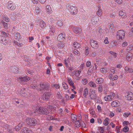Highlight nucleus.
I'll return each instance as SVG.
<instances>
[{
	"label": "nucleus",
	"mask_w": 133,
	"mask_h": 133,
	"mask_svg": "<svg viewBox=\"0 0 133 133\" xmlns=\"http://www.w3.org/2000/svg\"><path fill=\"white\" fill-rule=\"evenodd\" d=\"M15 36L16 38L18 40L19 38L20 37V35L19 34L18 32H16L15 34Z\"/></svg>",
	"instance_id": "nucleus-39"
},
{
	"label": "nucleus",
	"mask_w": 133,
	"mask_h": 133,
	"mask_svg": "<svg viewBox=\"0 0 133 133\" xmlns=\"http://www.w3.org/2000/svg\"><path fill=\"white\" fill-rule=\"evenodd\" d=\"M90 43L91 45L92 48L96 49L98 47V44L97 41L91 39L90 40Z\"/></svg>",
	"instance_id": "nucleus-9"
},
{
	"label": "nucleus",
	"mask_w": 133,
	"mask_h": 133,
	"mask_svg": "<svg viewBox=\"0 0 133 133\" xmlns=\"http://www.w3.org/2000/svg\"><path fill=\"white\" fill-rule=\"evenodd\" d=\"M46 12L47 14L51 13L52 11L51 7L50 5H48L46 6Z\"/></svg>",
	"instance_id": "nucleus-19"
},
{
	"label": "nucleus",
	"mask_w": 133,
	"mask_h": 133,
	"mask_svg": "<svg viewBox=\"0 0 133 133\" xmlns=\"http://www.w3.org/2000/svg\"><path fill=\"white\" fill-rule=\"evenodd\" d=\"M39 6L37 7L35 9L36 12L38 14L40 12V9L39 7H40L39 5H38Z\"/></svg>",
	"instance_id": "nucleus-44"
},
{
	"label": "nucleus",
	"mask_w": 133,
	"mask_h": 133,
	"mask_svg": "<svg viewBox=\"0 0 133 133\" xmlns=\"http://www.w3.org/2000/svg\"><path fill=\"white\" fill-rule=\"evenodd\" d=\"M115 12H113L110 14V17L111 18H113L115 17Z\"/></svg>",
	"instance_id": "nucleus-63"
},
{
	"label": "nucleus",
	"mask_w": 133,
	"mask_h": 133,
	"mask_svg": "<svg viewBox=\"0 0 133 133\" xmlns=\"http://www.w3.org/2000/svg\"><path fill=\"white\" fill-rule=\"evenodd\" d=\"M3 36L4 37H6L7 36V34L4 31H2L1 32Z\"/></svg>",
	"instance_id": "nucleus-60"
},
{
	"label": "nucleus",
	"mask_w": 133,
	"mask_h": 133,
	"mask_svg": "<svg viewBox=\"0 0 133 133\" xmlns=\"http://www.w3.org/2000/svg\"><path fill=\"white\" fill-rule=\"evenodd\" d=\"M91 21L93 24H96L98 23L99 20V18L97 16H94L91 19Z\"/></svg>",
	"instance_id": "nucleus-13"
},
{
	"label": "nucleus",
	"mask_w": 133,
	"mask_h": 133,
	"mask_svg": "<svg viewBox=\"0 0 133 133\" xmlns=\"http://www.w3.org/2000/svg\"><path fill=\"white\" fill-rule=\"evenodd\" d=\"M40 86L41 88L39 89V91L42 90H48L50 87V85L48 83H42L40 84Z\"/></svg>",
	"instance_id": "nucleus-6"
},
{
	"label": "nucleus",
	"mask_w": 133,
	"mask_h": 133,
	"mask_svg": "<svg viewBox=\"0 0 133 133\" xmlns=\"http://www.w3.org/2000/svg\"><path fill=\"white\" fill-rule=\"evenodd\" d=\"M0 38L1 40L2 41V43L3 44L6 45V40L5 37L4 36L3 37L2 35L0 37Z\"/></svg>",
	"instance_id": "nucleus-24"
},
{
	"label": "nucleus",
	"mask_w": 133,
	"mask_h": 133,
	"mask_svg": "<svg viewBox=\"0 0 133 133\" xmlns=\"http://www.w3.org/2000/svg\"><path fill=\"white\" fill-rule=\"evenodd\" d=\"M39 86V85H38V86L34 85L33 84H31V87L33 89H36V88L37 90H38V91H39V89H38V87Z\"/></svg>",
	"instance_id": "nucleus-49"
},
{
	"label": "nucleus",
	"mask_w": 133,
	"mask_h": 133,
	"mask_svg": "<svg viewBox=\"0 0 133 133\" xmlns=\"http://www.w3.org/2000/svg\"><path fill=\"white\" fill-rule=\"evenodd\" d=\"M125 32L122 30L118 31L116 35V38L118 40H122L124 37Z\"/></svg>",
	"instance_id": "nucleus-4"
},
{
	"label": "nucleus",
	"mask_w": 133,
	"mask_h": 133,
	"mask_svg": "<svg viewBox=\"0 0 133 133\" xmlns=\"http://www.w3.org/2000/svg\"><path fill=\"white\" fill-rule=\"evenodd\" d=\"M1 22L3 24L4 28H8V24L7 23L5 22L3 20Z\"/></svg>",
	"instance_id": "nucleus-50"
},
{
	"label": "nucleus",
	"mask_w": 133,
	"mask_h": 133,
	"mask_svg": "<svg viewBox=\"0 0 133 133\" xmlns=\"http://www.w3.org/2000/svg\"><path fill=\"white\" fill-rule=\"evenodd\" d=\"M56 96L58 98H59L61 99L62 98V96H61V94H60V92H58L57 93Z\"/></svg>",
	"instance_id": "nucleus-47"
},
{
	"label": "nucleus",
	"mask_w": 133,
	"mask_h": 133,
	"mask_svg": "<svg viewBox=\"0 0 133 133\" xmlns=\"http://www.w3.org/2000/svg\"><path fill=\"white\" fill-rule=\"evenodd\" d=\"M103 80L102 78L98 77L96 79V82L97 84H101L103 83Z\"/></svg>",
	"instance_id": "nucleus-20"
},
{
	"label": "nucleus",
	"mask_w": 133,
	"mask_h": 133,
	"mask_svg": "<svg viewBox=\"0 0 133 133\" xmlns=\"http://www.w3.org/2000/svg\"><path fill=\"white\" fill-rule=\"evenodd\" d=\"M2 17L4 20L6 22H8L9 21V19L6 16H2Z\"/></svg>",
	"instance_id": "nucleus-48"
},
{
	"label": "nucleus",
	"mask_w": 133,
	"mask_h": 133,
	"mask_svg": "<svg viewBox=\"0 0 133 133\" xmlns=\"http://www.w3.org/2000/svg\"><path fill=\"white\" fill-rule=\"evenodd\" d=\"M98 91L100 93H101L103 90V87L101 85H99L98 88Z\"/></svg>",
	"instance_id": "nucleus-40"
},
{
	"label": "nucleus",
	"mask_w": 133,
	"mask_h": 133,
	"mask_svg": "<svg viewBox=\"0 0 133 133\" xmlns=\"http://www.w3.org/2000/svg\"><path fill=\"white\" fill-rule=\"evenodd\" d=\"M115 96V94L111 92L110 93L109 95L105 96L104 97V99L105 101H111L113 100Z\"/></svg>",
	"instance_id": "nucleus-7"
},
{
	"label": "nucleus",
	"mask_w": 133,
	"mask_h": 133,
	"mask_svg": "<svg viewBox=\"0 0 133 133\" xmlns=\"http://www.w3.org/2000/svg\"><path fill=\"white\" fill-rule=\"evenodd\" d=\"M64 46V44L62 42H60L59 43L58 45V47L60 48H63Z\"/></svg>",
	"instance_id": "nucleus-33"
},
{
	"label": "nucleus",
	"mask_w": 133,
	"mask_h": 133,
	"mask_svg": "<svg viewBox=\"0 0 133 133\" xmlns=\"http://www.w3.org/2000/svg\"><path fill=\"white\" fill-rule=\"evenodd\" d=\"M89 85L91 87L94 88L96 87V84L93 82L91 81L89 83Z\"/></svg>",
	"instance_id": "nucleus-29"
},
{
	"label": "nucleus",
	"mask_w": 133,
	"mask_h": 133,
	"mask_svg": "<svg viewBox=\"0 0 133 133\" xmlns=\"http://www.w3.org/2000/svg\"><path fill=\"white\" fill-rule=\"evenodd\" d=\"M7 131L8 132L10 133H13V130L12 129L11 127L7 125Z\"/></svg>",
	"instance_id": "nucleus-31"
},
{
	"label": "nucleus",
	"mask_w": 133,
	"mask_h": 133,
	"mask_svg": "<svg viewBox=\"0 0 133 133\" xmlns=\"http://www.w3.org/2000/svg\"><path fill=\"white\" fill-rule=\"evenodd\" d=\"M104 42L105 44H107L109 43V42L108 41V37L105 38Z\"/></svg>",
	"instance_id": "nucleus-62"
},
{
	"label": "nucleus",
	"mask_w": 133,
	"mask_h": 133,
	"mask_svg": "<svg viewBox=\"0 0 133 133\" xmlns=\"http://www.w3.org/2000/svg\"><path fill=\"white\" fill-rule=\"evenodd\" d=\"M30 79V77L28 76H21L19 77L18 78L19 82L22 84L23 83V82H27Z\"/></svg>",
	"instance_id": "nucleus-11"
},
{
	"label": "nucleus",
	"mask_w": 133,
	"mask_h": 133,
	"mask_svg": "<svg viewBox=\"0 0 133 133\" xmlns=\"http://www.w3.org/2000/svg\"><path fill=\"white\" fill-rule=\"evenodd\" d=\"M109 122V119L108 118H106L104 121L103 123L105 126L107 125Z\"/></svg>",
	"instance_id": "nucleus-27"
},
{
	"label": "nucleus",
	"mask_w": 133,
	"mask_h": 133,
	"mask_svg": "<svg viewBox=\"0 0 133 133\" xmlns=\"http://www.w3.org/2000/svg\"><path fill=\"white\" fill-rule=\"evenodd\" d=\"M119 15L121 16L122 18H124L126 16L125 13L124 11H119Z\"/></svg>",
	"instance_id": "nucleus-25"
},
{
	"label": "nucleus",
	"mask_w": 133,
	"mask_h": 133,
	"mask_svg": "<svg viewBox=\"0 0 133 133\" xmlns=\"http://www.w3.org/2000/svg\"><path fill=\"white\" fill-rule=\"evenodd\" d=\"M40 25L41 28L44 29L46 26V24L45 22L43 21L40 22Z\"/></svg>",
	"instance_id": "nucleus-26"
},
{
	"label": "nucleus",
	"mask_w": 133,
	"mask_h": 133,
	"mask_svg": "<svg viewBox=\"0 0 133 133\" xmlns=\"http://www.w3.org/2000/svg\"><path fill=\"white\" fill-rule=\"evenodd\" d=\"M46 109H48V111H49V113H50L53 109V107L51 105L47 107V108Z\"/></svg>",
	"instance_id": "nucleus-51"
},
{
	"label": "nucleus",
	"mask_w": 133,
	"mask_h": 133,
	"mask_svg": "<svg viewBox=\"0 0 133 133\" xmlns=\"http://www.w3.org/2000/svg\"><path fill=\"white\" fill-rule=\"evenodd\" d=\"M37 122L36 120L33 118H27L26 121V124L30 126L35 125Z\"/></svg>",
	"instance_id": "nucleus-3"
},
{
	"label": "nucleus",
	"mask_w": 133,
	"mask_h": 133,
	"mask_svg": "<svg viewBox=\"0 0 133 133\" xmlns=\"http://www.w3.org/2000/svg\"><path fill=\"white\" fill-rule=\"evenodd\" d=\"M71 119L72 120V122H74L77 120V116L75 114H71Z\"/></svg>",
	"instance_id": "nucleus-22"
},
{
	"label": "nucleus",
	"mask_w": 133,
	"mask_h": 133,
	"mask_svg": "<svg viewBox=\"0 0 133 133\" xmlns=\"http://www.w3.org/2000/svg\"><path fill=\"white\" fill-rule=\"evenodd\" d=\"M55 118H54L52 116H48L47 117V119L48 120H55Z\"/></svg>",
	"instance_id": "nucleus-53"
},
{
	"label": "nucleus",
	"mask_w": 133,
	"mask_h": 133,
	"mask_svg": "<svg viewBox=\"0 0 133 133\" xmlns=\"http://www.w3.org/2000/svg\"><path fill=\"white\" fill-rule=\"evenodd\" d=\"M66 7L68 9L70 10L71 14L75 15L77 14V10L76 7L71 5L70 4H68L66 5Z\"/></svg>",
	"instance_id": "nucleus-5"
},
{
	"label": "nucleus",
	"mask_w": 133,
	"mask_h": 133,
	"mask_svg": "<svg viewBox=\"0 0 133 133\" xmlns=\"http://www.w3.org/2000/svg\"><path fill=\"white\" fill-rule=\"evenodd\" d=\"M64 63L65 64V66L66 67H69V66L68 64V63L69 62V59H65L64 60Z\"/></svg>",
	"instance_id": "nucleus-41"
},
{
	"label": "nucleus",
	"mask_w": 133,
	"mask_h": 133,
	"mask_svg": "<svg viewBox=\"0 0 133 133\" xmlns=\"http://www.w3.org/2000/svg\"><path fill=\"white\" fill-rule=\"evenodd\" d=\"M107 68L106 67H104L100 69V70L101 72L103 73H106L107 71Z\"/></svg>",
	"instance_id": "nucleus-30"
},
{
	"label": "nucleus",
	"mask_w": 133,
	"mask_h": 133,
	"mask_svg": "<svg viewBox=\"0 0 133 133\" xmlns=\"http://www.w3.org/2000/svg\"><path fill=\"white\" fill-rule=\"evenodd\" d=\"M89 49L88 47H86L85 48V55L86 56H87L89 53Z\"/></svg>",
	"instance_id": "nucleus-52"
},
{
	"label": "nucleus",
	"mask_w": 133,
	"mask_h": 133,
	"mask_svg": "<svg viewBox=\"0 0 133 133\" xmlns=\"http://www.w3.org/2000/svg\"><path fill=\"white\" fill-rule=\"evenodd\" d=\"M74 53L76 55H78L79 54V52L76 49H75L74 50Z\"/></svg>",
	"instance_id": "nucleus-59"
},
{
	"label": "nucleus",
	"mask_w": 133,
	"mask_h": 133,
	"mask_svg": "<svg viewBox=\"0 0 133 133\" xmlns=\"http://www.w3.org/2000/svg\"><path fill=\"white\" fill-rule=\"evenodd\" d=\"M67 81L70 85L74 84L72 79L71 78H68L67 79Z\"/></svg>",
	"instance_id": "nucleus-34"
},
{
	"label": "nucleus",
	"mask_w": 133,
	"mask_h": 133,
	"mask_svg": "<svg viewBox=\"0 0 133 133\" xmlns=\"http://www.w3.org/2000/svg\"><path fill=\"white\" fill-rule=\"evenodd\" d=\"M129 130V128L127 126H125L123 129V132H127Z\"/></svg>",
	"instance_id": "nucleus-42"
},
{
	"label": "nucleus",
	"mask_w": 133,
	"mask_h": 133,
	"mask_svg": "<svg viewBox=\"0 0 133 133\" xmlns=\"http://www.w3.org/2000/svg\"><path fill=\"white\" fill-rule=\"evenodd\" d=\"M65 35L64 34V33H63L58 35L57 37V40L59 41H63L65 39Z\"/></svg>",
	"instance_id": "nucleus-15"
},
{
	"label": "nucleus",
	"mask_w": 133,
	"mask_h": 133,
	"mask_svg": "<svg viewBox=\"0 0 133 133\" xmlns=\"http://www.w3.org/2000/svg\"><path fill=\"white\" fill-rule=\"evenodd\" d=\"M72 28V30L74 33L76 34H79L82 32V31L81 29L79 26H71Z\"/></svg>",
	"instance_id": "nucleus-8"
},
{
	"label": "nucleus",
	"mask_w": 133,
	"mask_h": 133,
	"mask_svg": "<svg viewBox=\"0 0 133 133\" xmlns=\"http://www.w3.org/2000/svg\"><path fill=\"white\" fill-rule=\"evenodd\" d=\"M7 7L9 10H13L15 9L16 6L12 2L9 1L8 2Z\"/></svg>",
	"instance_id": "nucleus-12"
},
{
	"label": "nucleus",
	"mask_w": 133,
	"mask_h": 133,
	"mask_svg": "<svg viewBox=\"0 0 133 133\" xmlns=\"http://www.w3.org/2000/svg\"><path fill=\"white\" fill-rule=\"evenodd\" d=\"M50 31L52 33H54L55 32V27L51 26L50 28Z\"/></svg>",
	"instance_id": "nucleus-58"
},
{
	"label": "nucleus",
	"mask_w": 133,
	"mask_h": 133,
	"mask_svg": "<svg viewBox=\"0 0 133 133\" xmlns=\"http://www.w3.org/2000/svg\"><path fill=\"white\" fill-rule=\"evenodd\" d=\"M88 89L86 88L83 91V95L85 97L88 94Z\"/></svg>",
	"instance_id": "nucleus-28"
},
{
	"label": "nucleus",
	"mask_w": 133,
	"mask_h": 133,
	"mask_svg": "<svg viewBox=\"0 0 133 133\" xmlns=\"http://www.w3.org/2000/svg\"><path fill=\"white\" fill-rule=\"evenodd\" d=\"M57 24L58 26H62L63 25V20H61L58 21L57 22Z\"/></svg>",
	"instance_id": "nucleus-38"
},
{
	"label": "nucleus",
	"mask_w": 133,
	"mask_h": 133,
	"mask_svg": "<svg viewBox=\"0 0 133 133\" xmlns=\"http://www.w3.org/2000/svg\"><path fill=\"white\" fill-rule=\"evenodd\" d=\"M35 110L34 113L36 114H42L45 115H47L49 113V111L46 109H44L43 108H41L38 106H36V108L34 109Z\"/></svg>",
	"instance_id": "nucleus-2"
},
{
	"label": "nucleus",
	"mask_w": 133,
	"mask_h": 133,
	"mask_svg": "<svg viewBox=\"0 0 133 133\" xmlns=\"http://www.w3.org/2000/svg\"><path fill=\"white\" fill-rule=\"evenodd\" d=\"M51 86L52 87H55L56 89H58L60 87L59 85L57 84H52L51 85Z\"/></svg>",
	"instance_id": "nucleus-35"
},
{
	"label": "nucleus",
	"mask_w": 133,
	"mask_h": 133,
	"mask_svg": "<svg viewBox=\"0 0 133 133\" xmlns=\"http://www.w3.org/2000/svg\"><path fill=\"white\" fill-rule=\"evenodd\" d=\"M90 96L91 98L92 99H95L96 98V95L95 94L91 95Z\"/></svg>",
	"instance_id": "nucleus-57"
},
{
	"label": "nucleus",
	"mask_w": 133,
	"mask_h": 133,
	"mask_svg": "<svg viewBox=\"0 0 133 133\" xmlns=\"http://www.w3.org/2000/svg\"><path fill=\"white\" fill-rule=\"evenodd\" d=\"M109 53L111 55L109 57V58L110 59H111V58L112 56H113L114 58H116V57L117 55L116 53H115L111 51H110Z\"/></svg>",
	"instance_id": "nucleus-21"
},
{
	"label": "nucleus",
	"mask_w": 133,
	"mask_h": 133,
	"mask_svg": "<svg viewBox=\"0 0 133 133\" xmlns=\"http://www.w3.org/2000/svg\"><path fill=\"white\" fill-rule=\"evenodd\" d=\"M51 96V93L47 92L45 93L42 96V98L44 100L47 101Z\"/></svg>",
	"instance_id": "nucleus-10"
},
{
	"label": "nucleus",
	"mask_w": 133,
	"mask_h": 133,
	"mask_svg": "<svg viewBox=\"0 0 133 133\" xmlns=\"http://www.w3.org/2000/svg\"><path fill=\"white\" fill-rule=\"evenodd\" d=\"M91 62L90 61H88L86 63V66L88 67H89L91 65Z\"/></svg>",
	"instance_id": "nucleus-61"
},
{
	"label": "nucleus",
	"mask_w": 133,
	"mask_h": 133,
	"mask_svg": "<svg viewBox=\"0 0 133 133\" xmlns=\"http://www.w3.org/2000/svg\"><path fill=\"white\" fill-rule=\"evenodd\" d=\"M131 115L130 113L125 112L123 114V116L125 117H128L129 115Z\"/></svg>",
	"instance_id": "nucleus-56"
},
{
	"label": "nucleus",
	"mask_w": 133,
	"mask_h": 133,
	"mask_svg": "<svg viewBox=\"0 0 133 133\" xmlns=\"http://www.w3.org/2000/svg\"><path fill=\"white\" fill-rule=\"evenodd\" d=\"M98 9L97 12V15L99 16H102V11L101 9L100 5H98Z\"/></svg>",
	"instance_id": "nucleus-18"
},
{
	"label": "nucleus",
	"mask_w": 133,
	"mask_h": 133,
	"mask_svg": "<svg viewBox=\"0 0 133 133\" xmlns=\"http://www.w3.org/2000/svg\"><path fill=\"white\" fill-rule=\"evenodd\" d=\"M126 98L128 100H132L133 99V93L131 92H128L126 95Z\"/></svg>",
	"instance_id": "nucleus-14"
},
{
	"label": "nucleus",
	"mask_w": 133,
	"mask_h": 133,
	"mask_svg": "<svg viewBox=\"0 0 133 133\" xmlns=\"http://www.w3.org/2000/svg\"><path fill=\"white\" fill-rule=\"evenodd\" d=\"M73 45L74 47L76 48H78L80 46V44L77 42H74L73 43Z\"/></svg>",
	"instance_id": "nucleus-32"
},
{
	"label": "nucleus",
	"mask_w": 133,
	"mask_h": 133,
	"mask_svg": "<svg viewBox=\"0 0 133 133\" xmlns=\"http://www.w3.org/2000/svg\"><path fill=\"white\" fill-rule=\"evenodd\" d=\"M28 129L24 127L23 129H22L21 130V132L22 133H27V130Z\"/></svg>",
	"instance_id": "nucleus-45"
},
{
	"label": "nucleus",
	"mask_w": 133,
	"mask_h": 133,
	"mask_svg": "<svg viewBox=\"0 0 133 133\" xmlns=\"http://www.w3.org/2000/svg\"><path fill=\"white\" fill-rule=\"evenodd\" d=\"M29 90L22 88L19 89L17 91L18 94L26 97H28L30 96Z\"/></svg>",
	"instance_id": "nucleus-1"
},
{
	"label": "nucleus",
	"mask_w": 133,
	"mask_h": 133,
	"mask_svg": "<svg viewBox=\"0 0 133 133\" xmlns=\"http://www.w3.org/2000/svg\"><path fill=\"white\" fill-rule=\"evenodd\" d=\"M21 127L18 124L15 127V129L16 131H18L21 129Z\"/></svg>",
	"instance_id": "nucleus-54"
},
{
	"label": "nucleus",
	"mask_w": 133,
	"mask_h": 133,
	"mask_svg": "<svg viewBox=\"0 0 133 133\" xmlns=\"http://www.w3.org/2000/svg\"><path fill=\"white\" fill-rule=\"evenodd\" d=\"M14 44L16 45H17L20 46H21L22 45V44L21 43H19L18 42L15 41L14 42Z\"/></svg>",
	"instance_id": "nucleus-55"
},
{
	"label": "nucleus",
	"mask_w": 133,
	"mask_h": 133,
	"mask_svg": "<svg viewBox=\"0 0 133 133\" xmlns=\"http://www.w3.org/2000/svg\"><path fill=\"white\" fill-rule=\"evenodd\" d=\"M110 70L111 72L113 74H114L117 71L115 68L114 67H111L110 68Z\"/></svg>",
	"instance_id": "nucleus-36"
},
{
	"label": "nucleus",
	"mask_w": 133,
	"mask_h": 133,
	"mask_svg": "<svg viewBox=\"0 0 133 133\" xmlns=\"http://www.w3.org/2000/svg\"><path fill=\"white\" fill-rule=\"evenodd\" d=\"M129 124V122L128 121H124L123 123L124 125H128Z\"/></svg>",
	"instance_id": "nucleus-64"
},
{
	"label": "nucleus",
	"mask_w": 133,
	"mask_h": 133,
	"mask_svg": "<svg viewBox=\"0 0 133 133\" xmlns=\"http://www.w3.org/2000/svg\"><path fill=\"white\" fill-rule=\"evenodd\" d=\"M111 105L114 107H117L119 105V102L117 101H113L111 103Z\"/></svg>",
	"instance_id": "nucleus-17"
},
{
	"label": "nucleus",
	"mask_w": 133,
	"mask_h": 133,
	"mask_svg": "<svg viewBox=\"0 0 133 133\" xmlns=\"http://www.w3.org/2000/svg\"><path fill=\"white\" fill-rule=\"evenodd\" d=\"M81 73V71L79 70H76V73L75 74V76L76 77H78Z\"/></svg>",
	"instance_id": "nucleus-43"
},
{
	"label": "nucleus",
	"mask_w": 133,
	"mask_h": 133,
	"mask_svg": "<svg viewBox=\"0 0 133 133\" xmlns=\"http://www.w3.org/2000/svg\"><path fill=\"white\" fill-rule=\"evenodd\" d=\"M125 71L127 73H132L133 72V69L131 68H130L126 66L125 68Z\"/></svg>",
	"instance_id": "nucleus-23"
},
{
	"label": "nucleus",
	"mask_w": 133,
	"mask_h": 133,
	"mask_svg": "<svg viewBox=\"0 0 133 133\" xmlns=\"http://www.w3.org/2000/svg\"><path fill=\"white\" fill-rule=\"evenodd\" d=\"M63 87V88L65 90H66L68 89V85L65 83H62Z\"/></svg>",
	"instance_id": "nucleus-46"
},
{
	"label": "nucleus",
	"mask_w": 133,
	"mask_h": 133,
	"mask_svg": "<svg viewBox=\"0 0 133 133\" xmlns=\"http://www.w3.org/2000/svg\"><path fill=\"white\" fill-rule=\"evenodd\" d=\"M81 82L82 84L84 85H85L88 83V80L85 78L83 79H82Z\"/></svg>",
	"instance_id": "nucleus-37"
},
{
	"label": "nucleus",
	"mask_w": 133,
	"mask_h": 133,
	"mask_svg": "<svg viewBox=\"0 0 133 133\" xmlns=\"http://www.w3.org/2000/svg\"><path fill=\"white\" fill-rule=\"evenodd\" d=\"M109 30L112 33L114 32L115 29V26L113 23H111L109 25Z\"/></svg>",
	"instance_id": "nucleus-16"
}]
</instances>
